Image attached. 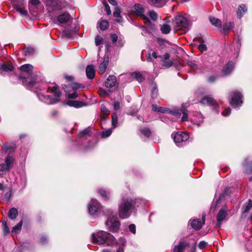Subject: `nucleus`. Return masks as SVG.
Segmentation results:
<instances>
[{"mask_svg": "<svg viewBox=\"0 0 252 252\" xmlns=\"http://www.w3.org/2000/svg\"><path fill=\"white\" fill-rule=\"evenodd\" d=\"M21 73L19 76L25 85L32 87L36 83V74L33 71V66L30 64H25L19 67Z\"/></svg>", "mask_w": 252, "mask_h": 252, "instance_id": "f257e3e1", "label": "nucleus"}, {"mask_svg": "<svg viewBox=\"0 0 252 252\" xmlns=\"http://www.w3.org/2000/svg\"><path fill=\"white\" fill-rule=\"evenodd\" d=\"M91 242L96 245L106 244L108 246H112L116 243V239L108 232L99 231L92 233L91 237Z\"/></svg>", "mask_w": 252, "mask_h": 252, "instance_id": "f03ea898", "label": "nucleus"}, {"mask_svg": "<svg viewBox=\"0 0 252 252\" xmlns=\"http://www.w3.org/2000/svg\"><path fill=\"white\" fill-rule=\"evenodd\" d=\"M139 199L133 200L123 198L119 204V216L122 219L128 218L131 215V209L136 205Z\"/></svg>", "mask_w": 252, "mask_h": 252, "instance_id": "7ed1b4c3", "label": "nucleus"}, {"mask_svg": "<svg viewBox=\"0 0 252 252\" xmlns=\"http://www.w3.org/2000/svg\"><path fill=\"white\" fill-rule=\"evenodd\" d=\"M48 90H50L54 94L53 96L39 93L37 94L39 99L47 104H53L58 102L59 101L61 93L57 86L54 85L52 87H49Z\"/></svg>", "mask_w": 252, "mask_h": 252, "instance_id": "20e7f679", "label": "nucleus"}, {"mask_svg": "<svg viewBox=\"0 0 252 252\" xmlns=\"http://www.w3.org/2000/svg\"><path fill=\"white\" fill-rule=\"evenodd\" d=\"M105 213L108 216L105 224L108 226L111 231L113 232H117L120 227V222L118 218L114 215L113 211L109 209L106 210Z\"/></svg>", "mask_w": 252, "mask_h": 252, "instance_id": "39448f33", "label": "nucleus"}, {"mask_svg": "<svg viewBox=\"0 0 252 252\" xmlns=\"http://www.w3.org/2000/svg\"><path fill=\"white\" fill-rule=\"evenodd\" d=\"M14 158L10 154H8L5 158L4 162L0 163V176L5 175L12 168Z\"/></svg>", "mask_w": 252, "mask_h": 252, "instance_id": "423d86ee", "label": "nucleus"}, {"mask_svg": "<svg viewBox=\"0 0 252 252\" xmlns=\"http://www.w3.org/2000/svg\"><path fill=\"white\" fill-rule=\"evenodd\" d=\"M189 28L188 20L181 15L177 16L174 20V28L176 30H183L186 32Z\"/></svg>", "mask_w": 252, "mask_h": 252, "instance_id": "0eeeda50", "label": "nucleus"}, {"mask_svg": "<svg viewBox=\"0 0 252 252\" xmlns=\"http://www.w3.org/2000/svg\"><path fill=\"white\" fill-rule=\"evenodd\" d=\"M242 95L240 93L237 91L233 92L230 101V104L235 108L240 106L242 103Z\"/></svg>", "mask_w": 252, "mask_h": 252, "instance_id": "6e6552de", "label": "nucleus"}, {"mask_svg": "<svg viewBox=\"0 0 252 252\" xmlns=\"http://www.w3.org/2000/svg\"><path fill=\"white\" fill-rule=\"evenodd\" d=\"M189 138V135L184 132H178L174 136V141L178 147L182 145V143L186 141Z\"/></svg>", "mask_w": 252, "mask_h": 252, "instance_id": "1a4fd4ad", "label": "nucleus"}, {"mask_svg": "<svg viewBox=\"0 0 252 252\" xmlns=\"http://www.w3.org/2000/svg\"><path fill=\"white\" fill-rule=\"evenodd\" d=\"M169 113L177 118L180 117L181 115V114H182L183 116L182 117V121L183 122L187 121L188 120V114L187 113V110L183 106H182V108L180 110L175 109L173 111L169 110Z\"/></svg>", "mask_w": 252, "mask_h": 252, "instance_id": "9d476101", "label": "nucleus"}, {"mask_svg": "<svg viewBox=\"0 0 252 252\" xmlns=\"http://www.w3.org/2000/svg\"><path fill=\"white\" fill-rule=\"evenodd\" d=\"M88 208L90 214L93 215L100 211L101 205L96 199H93L88 204Z\"/></svg>", "mask_w": 252, "mask_h": 252, "instance_id": "9b49d317", "label": "nucleus"}, {"mask_svg": "<svg viewBox=\"0 0 252 252\" xmlns=\"http://www.w3.org/2000/svg\"><path fill=\"white\" fill-rule=\"evenodd\" d=\"M47 9L50 13V16L53 17V14L54 11L60 10L61 7L59 6L57 2L55 0H49L47 3Z\"/></svg>", "mask_w": 252, "mask_h": 252, "instance_id": "f8f14e48", "label": "nucleus"}, {"mask_svg": "<svg viewBox=\"0 0 252 252\" xmlns=\"http://www.w3.org/2000/svg\"><path fill=\"white\" fill-rule=\"evenodd\" d=\"M228 209L226 207H223L220 209L218 214L217 215L216 218L217 220V225L220 227L221 225L222 221H223L228 215Z\"/></svg>", "mask_w": 252, "mask_h": 252, "instance_id": "ddd939ff", "label": "nucleus"}, {"mask_svg": "<svg viewBox=\"0 0 252 252\" xmlns=\"http://www.w3.org/2000/svg\"><path fill=\"white\" fill-rule=\"evenodd\" d=\"M191 121L193 123V124L199 126H201L202 123H203L204 121V117L200 113L195 112L191 118Z\"/></svg>", "mask_w": 252, "mask_h": 252, "instance_id": "4468645a", "label": "nucleus"}, {"mask_svg": "<svg viewBox=\"0 0 252 252\" xmlns=\"http://www.w3.org/2000/svg\"><path fill=\"white\" fill-rule=\"evenodd\" d=\"M205 215L203 214L202 215V221H200L199 219H193L190 222V225L191 227L195 229V230H199L202 227L203 224L205 223Z\"/></svg>", "mask_w": 252, "mask_h": 252, "instance_id": "2eb2a0df", "label": "nucleus"}, {"mask_svg": "<svg viewBox=\"0 0 252 252\" xmlns=\"http://www.w3.org/2000/svg\"><path fill=\"white\" fill-rule=\"evenodd\" d=\"M200 103L203 104H206L209 106H214L216 108L218 107V104L211 96H205L200 100Z\"/></svg>", "mask_w": 252, "mask_h": 252, "instance_id": "dca6fc26", "label": "nucleus"}, {"mask_svg": "<svg viewBox=\"0 0 252 252\" xmlns=\"http://www.w3.org/2000/svg\"><path fill=\"white\" fill-rule=\"evenodd\" d=\"M135 6L137 15L141 17L145 23H148L150 21L149 18L144 14V9L140 4H135Z\"/></svg>", "mask_w": 252, "mask_h": 252, "instance_id": "f3484780", "label": "nucleus"}, {"mask_svg": "<svg viewBox=\"0 0 252 252\" xmlns=\"http://www.w3.org/2000/svg\"><path fill=\"white\" fill-rule=\"evenodd\" d=\"M148 3L153 6L162 7L166 4L168 0H147Z\"/></svg>", "mask_w": 252, "mask_h": 252, "instance_id": "a211bd4d", "label": "nucleus"}, {"mask_svg": "<svg viewBox=\"0 0 252 252\" xmlns=\"http://www.w3.org/2000/svg\"><path fill=\"white\" fill-rule=\"evenodd\" d=\"M116 81V76L109 75L105 81V87L108 88H112L115 86Z\"/></svg>", "mask_w": 252, "mask_h": 252, "instance_id": "6ab92c4d", "label": "nucleus"}, {"mask_svg": "<svg viewBox=\"0 0 252 252\" xmlns=\"http://www.w3.org/2000/svg\"><path fill=\"white\" fill-rule=\"evenodd\" d=\"M70 18V14L67 12H64L57 17V20L60 23L64 24L67 23Z\"/></svg>", "mask_w": 252, "mask_h": 252, "instance_id": "aec40b11", "label": "nucleus"}, {"mask_svg": "<svg viewBox=\"0 0 252 252\" xmlns=\"http://www.w3.org/2000/svg\"><path fill=\"white\" fill-rule=\"evenodd\" d=\"M234 67V63L232 62H228L222 70L223 74L224 75H227L229 74L233 70Z\"/></svg>", "mask_w": 252, "mask_h": 252, "instance_id": "412c9836", "label": "nucleus"}, {"mask_svg": "<svg viewBox=\"0 0 252 252\" xmlns=\"http://www.w3.org/2000/svg\"><path fill=\"white\" fill-rule=\"evenodd\" d=\"M86 73L87 77L89 79H93L95 75V69L94 66L93 65H88L86 69Z\"/></svg>", "mask_w": 252, "mask_h": 252, "instance_id": "4be33fe9", "label": "nucleus"}, {"mask_svg": "<svg viewBox=\"0 0 252 252\" xmlns=\"http://www.w3.org/2000/svg\"><path fill=\"white\" fill-rule=\"evenodd\" d=\"M234 27V23L232 22H229L224 23L223 25L222 32L224 34H228L229 32Z\"/></svg>", "mask_w": 252, "mask_h": 252, "instance_id": "5701e85b", "label": "nucleus"}, {"mask_svg": "<svg viewBox=\"0 0 252 252\" xmlns=\"http://www.w3.org/2000/svg\"><path fill=\"white\" fill-rule=\"evenodd\" d=\"M108 61L109 60L108 57H105L104 58L103 62L101 63L99 66V73L103 74V73H104L108 65Z\"/></svg>", "mask_w": 252, "mask_h": 252, "instance_id": "b1692460", "label": "nucleus"}, {"mask_svg": "<svg viewBox=\"0 0 252 252\" xmlns=\"http://www.w3.org/2000/svg\"><path fill=\"white\" fill-rule=\"evenodd\" d=\"M188 245V243L186 242H180L179 245L174 247L173 252H183Z\"/></svg>", "mask_w": 252, "mask_h": 252, "instance_id": "393cba45", "label": "nucleus"}, {"mask_svg": "<svg viewBox=\"0 0 252 252\" xmlns=\"http://www.w3.org/2000/svg\"><path fill=\"white\" fill-rule=\"evenodd\" d=\"M14 8L20 14L23 15H27L28 14V12L25 9L22 7V5L19 4L18 3H14L13 5Z\"/></svg>", "mask_w": 252, "mask_h": 252, "instance_id": "a878e982", "label": "nucleus"}, {"mask_svg": "<svg viewBox=\"0 0 252 252\" xmlns=\"http://www.w3.org/2000/svg\"><path fill=\"white\" fill-rule=\"evenodd\" d=\"M247 8L245 4H241L238 8L237 15L239 19H241L247 11Z\"/></svg>", "mask_w": 252, "mask_h": 252, "instance_id": "bb28decb", "label": "nucleus"}, {"mask_svg": "<svg viewBox=\"0 0 252 252\" xmlns=\"http://www.w3.org/2000/svg\"><path fill=\"white\" fill-rule=\"evenodd\" d=\"M209 20H210V23L213 26H214L217 28H221L222 22L220 19L213 17H210Z\"/></svg>", "mask_w": 252, "mask_h": 252, "instance_id": "cd10ccee", "label": "nucleus"}, {"mask_svg": "<svg viewBox=\"0 0 252 252\" xmlns=\"http://www.w3.org/2000/svg\"><path fill=\"white\" fill-rule=\"evenodd\" d=\"M66 104L70 106H73L76 108L81 107L84 105L82 102L76 100H68Z\"/></svg>", "mask_w": 252, "mask_h": 252, "instance_id": "c85d7f7f", "label": "nucleus"}, {"mask_svg": "<svg viewBox=\"0 0 252 252\" xmlns=\"http://www.w3.org/2000/svg\"><path fill=\"white\" fill-rule=\"evenodd\" d=\"M243 166L245 168V172L247 173H251L252 172V162L250 161L248 162V159L245 160L244 163H243Z\"/></svg>", "mask_w": 252, "mask_h": 252, "instance_id": "c756f323", "label": "nucleus"}, {"mask_svg": "<svg viewBox=\"0 0 252 252\" xmlns=\"http://www.w3.org/2000/svg\"><path fill=\"white\" fill-rule=\"evenodd\" d=\"M0 69L6 72H10L13 70V66L11 63H4L2 65H0Z\"/></svg>", "mask_w": 252, "mask_h": 252, "instance_id": "7c9ffc66", "label": "nucleus"}, {"mask_svg": "<svg viewBox=\"0 0 252 252\" xmlns=\"http://www.w3.org/2000/svg\"><path fill=\"white\" fill-rule=\"evenodd\" d=\"M160 31L163 34H168L171 31V27L166 24L160 26Z\"/></svg>", "mask_w": 252, "mask_h": 252, "instance_id": "2f4dec72", "label": "nucleus"}, {"mask_svg": "<svg viewBox=\"0 0 252 252\" xmlns=\"http://www.w3.org/2000/svg\"><path fill=\"white\" fill-rule=\"evenodd\" d=\"M8 215L10 219H15L18 215V210L15 208H12L9 211Z\"/></svg>", "mask_w": 252, "mask_h": 252, "instance_id": "473e14b6", "label": "nucleus"}, {"mask_svg": "<svg viewBox=\"0 0 252 252\" xmlns=\"http://www.w3.org/2000/svg\"><path fill=\"white\" fill-rule=\"evenodd\" d=\"M22 220H21L17 225L14 226L12 228V234H18L21 230L22 226Z\"/></svg>", "mask_w": 252, "mask_h": 252, "instance_id": "72a5a7b5", "label": "nucleus"}, {"mask_svg": "<svg viewBox=\"0 0 252 252\" xmlns=\"http://www.w3.org/2000/svg\"><path fill=\"white\" fill-rule=\"evenodd\" d=\"M99 28L101 30L104 31L108 28L109 23L107 20H101L98 23Z\"/></svg>", "mask_w": 252, "mask_h": 252, "instance_id": "f704fd0d", "label": "nucleus"}, {"mask_svg": "<svg viewBox=\"0 0 252 252\" xmlns=\"http://www.w3.org/2000/svg\"><path fill=\"white\" fill-rule=\"evenodd\" d=\"M131 76L132 78H135L139 82H141L144 80V77L142 74L138 72H135L132 73Z\"/></svg>", "mask_w": 252, "mask_h": 252, "instance_id": "c9c22d12", "label": "nucleus"}, {"mask_svg": "<svg viewBox=\"0 0 252 252\" xmlns=\"http://www.w3.org/2000/svg\"><path fill=\"white\" fill-rule=\"evenodd\" d=\"M252 207V201L251 199H249L247 202H246L243 206V213H247Z\"/></svg>", "mask_w": 252, "mask_h": 252, "instance_id": "e433bc0d", "label": "nucleus"}, {"mask_svg": "<svg viewBox=\"0 0 252 252\" xmlns=\"http://www.w3.org/2000/svg\"><path fill=\"white\" fill-rule=\"evenodd\" d=\"M75 32L73 31H69L67 29H65L63 32L62 35L63 36L68 38H71L73 35L74 34Z\"/></svg>", "mask_w": 252, "mask_h": 252, "instance_id": "4c0bfd02", "label": "nucleus"}, {"mask_svg": "<svg viewBox=\"0 0 252 252\" xmlns=\"http://www.w3.org/2000/svg\"><path fill=\"white\" fill-rule=\"evenodd\" d=\"M119 243L121 245L119 248L118 249L117 252H124V246L126 243V241L124 238H121L119 240Z\"/></svg>", "mask_w": 252, "mask_h": 252, "instance_id": "58836bf2", "label": "nucleus"}, {"mask_svg": "<svg viewBox=\"0 0 252 252\" xmlns=\"http://www.w3.org/2000/svg\"><path fill=\"white\" fill-rule=\"evenodd\" d=\"M118 123V117L116 113H113L112 114V126L115 128L117 126Z\"/></svg>", "mask_w": 252, "mask_h": 252, "instance_id": "ea45409f", "label": "nucleus"}, {"mask_svg": "<svg viewBox=\"0 0 252 252\" xmlns=\"http://www.w3.org/2000/svg\"><path fill=\"white\" fill-rule=\"evenodd\" d=\"M141 133L147 138H149L151 135V132L149 128L144 127L140 129Z\"/></svg>", "mask_w": 252, "mask_h": 252, "instance_id": "a19ab883", "label": "nucleus"}, {"mask_svg": "<svg viewBox=\"0 0 252 252\" xmlns=\"http://www.w3.org/2000/svg\"><path fill=\"white\" fill-rule=\"evenodd\" d=\"M34 52V50L32 47H28L25 48L24 50V53L26 56H30L33 54Z\"/></svg>", "mask_w": 252, "mask_h": 252, "instance_id": "79ce46f5", "label": "nucleus"}, {"mask_svg": "<svg viewBox=\"0 0 252 252\" xmlns=\"http://www.w3.org/2000/svg\"><path fill=\"white\" fill-rule=\"evenodd\" d=\"M2 228L4 234L5 235H7L9 232V229L8 226L7 225L5 221H2Z\"/></svg>", "mask_w": 252, "mask_h": 252, "instance_id": "37998d69", "label": "nucleus"}, {"mask_svg": "<svg viewBox=\"0 0 252 252\" xmlns=\"http://www.w3.org/2000/svg\"><path fill=\"white\" fill-rule=\"evenodd\" d=\"M152 97L153 98H155L158 96V90L157 88V86L156 85H154V86L151 91Z\"/></svg>", "mask_w": 252, "mask_h": 252, "instance_id": "c03bdc74", "label": "nucleus"}, {"mask_svg": "<svg viewBox=\"0 0 252 252\" xmlns=\"http://www.w3.org/2000/svg\"><path fill=\"white\" fill-rule=\"evenodd\" d=\"M112 133V130L111 129H108L107 130L103 131L101 133V136L103 138H107L109 137Z\"/></svg>", "mask_w": 252, "mask_h": 252, "instance_id": "a18cd8bd", "label": "nucleus"}, {"mask_svg": "<svg viewBox=\"0 0 252 252\" xmlns=\"http://www.w3.org/2000/svg\"><path fill=\"white\" fill-rule=\"evenodd\" d=\"M220 199V196L218 199H216V200L214 201L211 207V210H215L217 208V205L219 203Z\"/></svg>", "mask_w": 252, "mask_h": 252, "instance_id": "49530a36", "label": "nucleus"}, {"mask_svg": "<svg viewBox=\"0 0 252 252\" xmlns=\"http://www.w3.org/2000/svg\"><path fill=\"white\" fill-rule=\"evenodd\" d=\"M103 41V38L99 35L96 36L95 38V44L96 46L100 45Z\"/></svg>", "mask_w": 252, "mask_h": 252, "instance_id": "de8ad7c7", "label": "nucleus"}, {"mask_svg": "<svg viewBox=\"0 0 252 252\" xmlns=\"http://www.w3.org/2000/svg\"><path fill=\"white\" fill-rule=\"evenodd\" d=\"M91 128L90 127L86 128L80 132V134H79L80 136H86L91 132Z\"/></svg>", "mask_w": 252, "mask_h": 252, "instance_id": "09e8293b", "label": "nucleus"}, {"mask_svg": "<svg viewBox=\"0 0 252 252\" xmlns=\"http://www.w3.org/2000/svg\"><path fill=\"white\" fill-rule=\"evenodd\" d=\"M121 11L120 10V9L118 7H116L115 8V10L113 12V16L115 17H120Z\"/></svg>", "mask_w": 252, "mask_h": 252, "instance_id": "8fccbe9b", "label": "nucleus"}, {"mask_svg": "<svg viewBox=\"0 0 252 252\" xmlns=\"http://www.w3.org/2000/svg\"><path fill=\"white\" fill-rule=\"evenodd\" d=\"M173 64V63L172 61H162V66L165 67H169L171 66Z\"/></svg>", "mask_w": 252, "mask_h": 252, "instance_id": "3c124183", "label": "nucleus"}, {"mask_svg": "<svg viewBox=\"0 0 252 252\" xmlns=\"http://www.w3.org/2000/svg\"><path fill=\"white\" fill-rule=\"evenodd\" d=\"M99 192L105 200H107L108 199V196L105 190L103 189H100L99 190Z\"/></svg>", "mask_w": 252, "mask_h": 252, "instance_id": "603ef678", "label": "nucleus"}, {"mask_svg": "<svg viewBox=\"0 0 252 252\" xmlns=\"http://www.w3.org/2000/svg\"><path fill=\"white\" fill-rule=\"evenodd\" d=\"M188 65L194 70L197 69V65L192 61H189L188 62Z\"/></svg>", "mask_w": 252, "mask_h": 252, "instance_id": "864d4df0", "label": "nucleus"}, {"mask_svg": "<svg viewBox=\"0 0 252 252\" xmlns=\"http://www.w3.org/2000/svg\"><path fill=\"white\" fill-rule=\"evenodd\" d=\"M11 196V191H9L6 193H5L3 195V199L4 201L8 202L10 199Z\"/></svg>", "mask_w": 252, "mask_h": 252, "instance_id": "5fc2aeb1", "label": "nucleus"}, {"mask_svg": "<svg viewBox=\"0 0 252 252\" xmlns=\"http://www.w3.org/2000/svg\"><path fill=\"white\" fill-rule=\"evenodd\" d=\"M149 14L152 19L154 20H157L158 18V15L156 12L154 11H151L149 13Z\"/></svg>", "mask_w": 252, "mask_h": 252, "instance_id": "6e6d98bb", "label": "nucleus"}, {"mask_svg": "<svg viewBox=\"0 0 252 252\" xmlns=\"http://www.w3.org/2000/svg\"><path fill=\"white\" fill-rule=\"evenodd\" d=\"M12 148V146L8 144H5L2 146V150L5 153L8 152V150Z\"/></svg>", "mask_w": 252, "mask_h": 252, "instance_id": "4d7b16f0", "label": "nucleus"}, {"mask_svg": "<svg viewBox=\"0 0 252 252\" xmlns=\"http://www.w3.org/2000/svg\"><path fill=\"white\" fill-rule=\"evenodd\" d=\"M231 113V109L230 108L225 109L222 113L223 116L226 117L229 116Z\"/></svg>", "mask_w": 252, "mask_h": 252, "instance_id": "13d9d810", "label": "nucleus"}, {"mask_svg": "<svg viewBox=\"0 0 252 252\" xmlns=\"http://www.w3.org/2000/svg\"><path fill=\"white\" fill-rule=\"evenodd\" d=\"M198 48L201 52H203L207 50V48L205 44H199L198 46Z\"/></svg>", "mask_w": 252, "mask_h": 252, "instance_id": "bf43d9fd", "label": "nucleus"}, {"mask_svg": "<svg viewBox=\"0 0 252 252\" xmlns=\"http://www.w3.org/2000/svg\"><path fill=\"white\" fill-rule=\"evenodd\" d=\"M98 93L101 96H105L107 95V92L103 89L100 88L98 90Z\"/></svg>", "mask_w": 252, "mask_h": 252, "instance_id": "052dcab7", "label": "nucleus"}, {"mask_svg": "<svg viewBox=\"0 0 252 252\" xmlns=\"http://www.w3.org/2000/svg\"><path fill=\"white\" fill-rule=\"evenodd\" d=\"M207 245V243L205 241H202L199 242L198 247H199V249H200L201 250H202L206 247Z\"/></svg>", "mask_w": 252, "mask_h": 252, "instance_id": "680f3d73", "label": "nucleus"}, {"mask_svg": "<svg viewBox=\"0 0 252 252\" xmlns=\"http://www.w3.org/2000/svg\"><path fill=\"white\" fill-rule=\"evenodd\" d=\"M103 3L105 6V9L107 14L108 15H110L111 13V11L110 10V6L105 1Z\"/></svg>", "mask_w": 252, "mask_h": 252, "instance_id": "e2e57ef3", "label": "nucleus"}, {"mask_svg": "<svg viewBox=\"0 0 252 252\" xmlns=\"http://www.w3.org/2000/svg\"><path fill=\"white\" fill-rule=\"evenodd\" d=\"M158 112L161 113H169V109L167 108L163 107H159L158 108Z\"/></svg>", "mask_w": 252, "mask_h": 252, "instance_id": "0e129e2a", "label": "nucleus"}, {"mask_svg": "<svg viewBox=\"0 0 252 252\" xmlns=\"http://www.w3.org/2000/svg\"><path fill=\"white\" fill-rule=\"evenodd\" d=\"M129 229L132 233L135 234L136 232V226L134 224H131L129 225Z\"/></svg>", "mask_w": 252, "mask_h": 252, "instance_id": "69168bd1", "label": "nucleus"}, {"mask_svg": "<svg viewBox=\"0 0 252 252\" xmlns=\"http://www.w3.org/2000/svg\"><path fill=\"white\" fill-rule=\"evenodd\" d=\"M101 110L102 112L105 114V115H108L109 113V111L104 106L101 105Z\"/></svg>", "mask_w": 252, "mask_h": 252, "instance_id": "338daca9", "label": "nucleus"}, {"mask_svg": "<svg viewBox=\"0 0 252 252\" xmlns=\"http://www.w3.org/2000/svg\"><path fill=\"white\" fill-rule=\"evenodd\" d=\"M78 96V94L76 92H74L72 94H68V97L69 98H75Z\"/></svg>", "mask_w": 252, "mask_h": 252, "instance_id": "774afa93", "label": "nucleus"}]
</instances>
